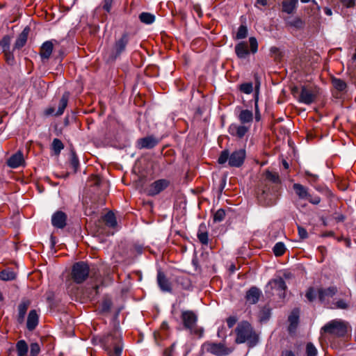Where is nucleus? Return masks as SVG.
<instances>
[{
	"label": "nucleus",
	"mask_w": 356,
	"mask_h": 356,
	"mask_svg": "<svg viewBox=\"0 0 356 356\" xmlns=\"http://www.w3.org/2000/svg\"><path fill=\"white\" fill-rule=\"evenodd\" d=\"M235 333L236 335L235 342L236 343H247L249 347H254L258 343V335L251 324L246 321H243L237 325Z\"/></svg>",
	"instance_id": "1"
},
{
	"label": "nucleus",
	"mask_w": 356,
	"mask_h": 356,
	"mask_svg": "<svg viewBox=\"0 0 356 356\" xmlns=\"http://www.w3.org/2000/svg\"><path fill=\"white\" fill-rule=\"evenodd\" d=\"M245 156L246 152L243 149L236 150L231 154L227 149H225L221 152L218 162L222 165L228 161V165L230 167L238 168L243 163Z\"/></svg>",
	"instance_id": "2"
},
{
	"label": "nucleus",
	"mask_w": 356,
	"mask_h": 356,
	"mask_svg": "<svg viewBox=\"0 0 356 356\" xmlns=\"http://www.w3.org/2000/svg\"><path fill=\"white\" fill-rule=\"evenodd\" d=\"M347 323L341 319H334L327 322L321 329V334H328L333 337H341L347 333Z\"/></svg>",
	"instance_id": "3"
},
{
	"label": "nucleus",
	"mask_w": 356,
	"mask_h": 356,
	"mask_svg": "<svg viewBox=\"0 0 356 356\" xmlns=\"http://www.w3.org/2000/svg\"><path fill=\"white\" fill-rule=\"evenodd\" d=\"M129 42L127 33H123L120 38L116 39L111 49L106 52L107 60L114 61L119 58L125 51Z\"/></svg>",
	"instance_id": "4"
},
{
	"label": "nucleus",
	"mask_w": 356,
	"mask_h": 356,
	"mask_svg": "<svg viewBox=\"0 0 356 356\" xmlns=\"http://www.w3.org/2000/svg\"><path fill=\"white\" fill-rule=\"evenodd\" d=\"M287 289L284 280L279 277L270 280L266 286L265 292L271 296L277 295L280 298L285 297V291Z\"/></svg>",
	"instance_id": "5"
},
{
	"label": "nucleus",
	"mask_w": 356,
	"mask_h": 356,
	"mask_svg": "<svg viewBox=\"0 0 356 356\" xmlns=\"http://www.w3.org/2000/svg\"><path fill=\"white\" fill-rule=\"evenodd\" d=\"M184 327L186 330L190 331L191 334H198L202 332V329L197 327V316L191 310H186L181 312V316Z\"/></svg>",
	"instance_id": "6"
},
{
	"label": "nucleus",
	"mask_w": 356,
	"mask_h": 356,
	"mask_svg": "<svg viewBox=\"0 0 356 356\" xmlns=\"http://www.w3.org/2000/svg\"><path fill=\"white\" fill-rule=\"evenodd\" d=\"M90 268L83 261L75 263L72 269V278L76 284L83 283L88 277Z\"/></svg>",
	"instance_id": "7"
},
{
	"label": "nucleus",
	"mask_w": 356,
	"mask_h": 356,
	"mask_svg": "<svg viewBox=\"0 0 356 356\" xmlns=\"http://www.w3.org/2000/svg\"><path fill=\"white\" fill-rule=\"evenodd\" d=\"M202 348L212 355L216 356H227L232 353L234 348L231 347H227L222 343H213L207 341L204 343Z\"/></svg>",
	"instance_id": "8"
},
{
	"label": "nucleus",
	"mask_w": 356,
	"mask_h": 356,
	"mask_svg": "<svg viewBox=\"0 0 356 356\" xmlns=\"http://www.w3.org/2000/svg\"><path fill=\"white\" fill-rule=\"evenodd\" d=\"M170 185V181L166 179H160L152 182L147 188V194L149 196H155Z\"/></svg>",
	"instance_id": "9"
},
{
	"label": "nucleus",
	"mask_w": 356,
	"mask_h": 356,
	"mask_svg": "<svg viewBox=\"0 0 356 356\" xmlns=\"http://www.w3.org/2000/svg\"><path fill=\"white\" fill-rule=\"evenodd\" d=\"M277 195L275 191H270V188H265L258 196L259 201L266 206H273L275 204Z\"/></svg>",
	"instance_id": "10"
},
{
	"label": "nucleus",
	"mask_w": 356,
	"mask_h": 356,
	"mask_svg": "<svg viewBox=\"0 0 356 356\" xmlns=\"http://www.w3.org/2000/svg\"><path fill=\"white\" fill-rule=\"evenodd\" d=\"M316 96V91L314 89L302 86L298 100L300 103L309 105L315 101Z\"/></svg>",
	"instance_id": "11"
},
{
	"label": "nucleus",
	"mask_w": 356,
	"mask_h": 356,
	"mask_svg": "<svg viewBox=\"0 0 356 356\" xmlns=\"http://www.w3.org/2000/svg\"><path fill=\"white\" fill-rule=\"evenodd\" d=\"M120 341L121 336L117 331H113L111 333H108L102 338V343L106 350L112 348L114 345L120 343Z\"/></svg>",
	"instance_id": "12"
},
{
	"label": "nucleus",
	"mask_w": 356,
	"mask_h": 356,
	"mask_svg": "<svg viewBox=\"0 0 356 356\" xmlns=\"http://www.w3.org/2000/svg\"><path fill=\"white\" fill-rule=\"evenodd\" d=\"M250 125L232 124L229 127V133L238 138H242L248 133Z\"/></svg>",
	"instance_id": "13"
},
{
	"label": "nucleus",
	"mask_w": 356,
	"mask_h": 356,
	"mask_svg": "<svg viewBox=\"0 0 356 356\" xmlns=\"http://www.w3.org/2000/svg\"><path fill=\"white\" fill-rule=\"evenodd\" d=\"M51 224L57 229H63L67 224V215L60 211L55 212L51 216Z\"/></svg>",
	"instance_id": "14"
},
{
	"label": "nucleus",
	"mask_w": 356,
	"mask_h": 356,
	"mask_svg": "<svg viewBox=\"0 0 356 356\" xmlns=\"http://www.w3.org/2000/svg\"><path fill=\"white\" fill-rule=\"evenodd\" d=\"M157 283L162 291L171 292L172 287L171 284L165 275L161 270L157 272Z\"/></svg>",
	"instance_id": "15"
},
{
	"label": "nucleus",
	"mask_w": 356,
	"mask_h": 356,
	"mask_svg": "<svg viewBox=\"0 0 356 356\" xmlns=\"http://www.w3.org/2000/svg\"><path fill=\"white\" fill-rule=\"evenodd\" d=\"M337 292L336 286H330L327 289H320L318 291V299L321 302H325L330 298L334 296Z\"/></svg>",
	"instance_id": "16"
},
{
	"label": "nucleus",
	"mask_w": 356,
	"mask_h": 356,
	"mask_svg": "<svg viewBox=\"0 0 356 356\" xmlns=\"http://www.w3.org/2000/svg\"><path fill=\"white\" fill-rule=\"evenodd\" d=\"M261 295V290L255 286H252L246 292V301L249 304H256L259 301Z\"/></svg>",
	"instance_id": "17"
},
{
	"label": "nucleus",
	"mask_w": 356,
	"mask_h": 356,
	"mask_svg": "<svg viewBox=\"0 0 356 356\" xmlns=\"http://www.w3.org/2000/svg\"><path fill=\"white\" fill-rule=\"evenodd\" d=\"M31 302L28 299H23L21 302L19 304L17 310V322L19 323H22L24 321L25 316L27 312L29 307L30 306Z\"/></svg>",
	"instance_id": "18"
},
{
	"label": "nucleus",
	"mask_w": 356,
	"mask_h": 356,
	"mask_svg": "<svg viewBox=\"0 0 356 356\" xmlns=\"http://www.w3.org/2000/svg\"><path fill=\"white\" fill-rule=\"evenodd\" d=\"M159 141L153 136H147L140 138L137 142L139 149H152L158 144Z\"/></svg>",
	"instance_id": "19"
},
{
	"label": "nucleus",
	"mask_w": 356,
	"mask_h": 356,
	"mask_svg": "<svg viewBox=\"0 0 356 356\" xmlns=\"http://www.w3.org/2000/svg\"><path fill=\"white\" fill-rule=\"evenodd\" d=\"M234 50L237 57L240 59H245L250 54L248 44L245 42L238 43L235 46Z\"/></svg>",
	"instance_id": "20"
},
{
	"label": "nucleus",
	"mask_w": 356,
	"mask_h": 356,
	"mask_svg": "<svg viewBox=\"0 0 356 356\" xmlns=\"http://www.w3.org/2000/svg\"><path fill=\"white\" fill-rule=\"evenodd\" d=\"M39 322V317L38 314L35 309H32L29 312L28 318H27V322H26V327L27 329L30 331L33 330L37 325H38Z\"/></svg>",
	"instance_id": "21"
},
{
	"label": "nucleus",
	"mask_w": 356,
	"mask_h": 356,
	"mask_svg": "<svg viewBox=\"0 0 356 356\" xmlns=\"http://www.w3.org/2000/svg\"><path fill=\"white\" fill-rule=\"evenodd\" d=\"M24 156L21 152H18L11 156L8 160V165L12 168H17L24 163Z\"/></svg>",
	"instance_id": "22"
},
{
	"label": "nucleus",
	"mask_w": 356,
	"mask_h": 356,
	"mask_svg": "<svg viewBox=\"0 0 356 356\" xmlns=\"http://www.w3.org/2000/svg\"><path fill=\"white\" fill-rule=\"evenodd\" d=\"M29 31H30L29 27L26 26L24 29V30L19 35L18 38H17V40L15 41V43L14 45V49H19L25 45V44L27 41L28 35L29 33Z\"/></svg>",
	"instance_id": "23"
},
{
	"label": "nucleus",
	"mask_w": 356,
	"mask_h": 356,
	"mask_svg": "<svg viewBox=\"0 0 356 356\" xmlns=\"http://www.w3.org/2000/svg\"><path fill=\"white\" fill-rule=\"evenodd\" d=\"M54 45L51 41H46L40 48V55L42 59H49L51 55Z\"/></svg>",
	"instance_id": "24"
},
{
	"label": "nucleus",
	"mask_w": 356,
	"mask_h": 356,
	"mask_svg": "<svg viewBox=\"0 0 356 356\" xmlns=\"http://www.w3.org/2000/svg\"><path fill=\"white\" fill-rule=\"evenodd\" d=\"M298 0H284L282 3V12L292 14L296 10Z\"/></svg>",
	"instance_id": "25"
},
{
	"label": "nucleus",
	"mask_w": 356,
	"mask_h": 356,
	"mask_svg": "<svg viewBox=\"0 0 356 356\" xmlns=\"http://www.w3.org/2000/svg\"><path fill=\"white\" fill-rule=\"evenodd\" d=\"M238 120L243 124L250 125L253 120V113L248 109L242 110L238 116Z\"/></svg>",
	"instance_id": "26"
},
{
	"label": "nucleus",
	"mask_w": 356,
	"mask_h": 356,
	"mask_svg": "<svg viewBox=\"0 0 356 356\" xmlns=\"http://www.w3.org/2000/svg\"><path fill=\"white\" fill-rule=\"evenodd\" d=\"M293 188L300 199L307 200L309 197L308 188L300 184H294Z\"/></svg>",
	"instance_id": "27"
},
{
	"label": "nucleus",
	"mask_w": 356,
	"mask_h": 356,
	"mask_svg": "<svg viewBox=\"0 0 356 356\" xmlns=\"http://www.w3.org/2000/svg\"><path fill=\"white\" fill-rule=\"evenodd\" d=\"M68 98H69L68 93L65 92L63 95L61 99H60L58 110L55 114L56 115L59 116V115H63L65 108L67 106Z\"/></svg>",
	"instance_id": "28"
},
{
	"label": "nucleus",
	"mask_w": 356,
	"mask_h": 356,
	"mask_svg": "<svg viewBox=\"0 0 356 356\" xmlns=\"http://www.w3.org/2000/svg\"><path fill=\"white\" fill-rule=\"evenodd\" d=\"M206 226L204 224H201L199 227V230L197 233V238L199 241L203 245H207L209 241L208 233L205 230Z\"/></svg>",
	"instance_id": "29"
},
{
	"label": "nucleus",
	"mask_w": 356,
	"mask_h": 356,
	"mask_svg": "<svg viewBox=\"0 0 356 356\" xmlns=\"http://www.w3.org/2000/svg\"><path fill=\"white\" fill-rule=\"evenodd\" d=\"M16 350L17 356H26L29 348L26 342L24 340H19L16 343Z\"/></svg>",
	"instance_id": "30"
},
{
	"label": "nucleus",
	"mask_w": 356,
	"mask_h": 356,
	"mask_svg": "<svg viewBox=\"0 0 356 356\" xmlns=\"http://www.w3.org/2000/svg\"><path fill=\"white\" fill-rule=\"evenodd\" d=\"M299 313V309L296 308L291 312L290 316H289V321L290 322V331L291 330L292 328H296L298 323Z\"/></svg>",
	"instance_id": "31"
},
{
	"label": "nucleus",
	"mask_w": 356,
	"mask_h": 356,
	"mask_svg": "<svg viewBox=\"0 0 356 356\" xmlns=\"http://www.w3.org/2000/svg\"><path fill=\"white\" fill-rule=\"evenodd\" d=\"M332 83L334 88L340 92L344 91L347 87L346 83L343 80L338 78H333L332 79Z\"/></svg>",
	"instance_id": "32"
},
{
	"label": "nucleus",
	"mask_w": 356,
	"mask_h": 356,
	"mask_svg": "<svg viewBox=\"0 0 356 356\" xmlns=\"http://www.w3.org/2000/svg\"><path fill=\"white\" fill-rule=\"evenodd\" d=\"M16 277V274L10 270H4L0 273V280L3 281L13 280Z\"/></svg>",
	"instance_id": "33"
},
{
	"label": "nucleus",
	"mask_w": 356,
	"mask_h": 356,
	"mask_svg": "<svg viewBox=\"0 0 356 356\" xmlns=\"http://www.w3.org/2000/svg\"><path fill=\"white\" fill-rule=\"evenodd\" d=\"M140 20L146 24H151L155 20V16L149 13H142L139 15Z\"/></svg>",
	"instance_id": "34"
},
{
	"label": "nucleus",
	"mask_w": 356,
	"mask_h": 356,
	"mask_svg": "<svg viewBox=\"0 0 356 356\" xmlns=\"http://www.w3.org/2000/svg\"><path fill=\"white\" fill-rule=\"evenodd\" d=\"M106 225L111 227H115L117 225V221L114 213L111 211L108 212L104 217Z\"/></svg>",
	"instance_id": "35"
},
{
	"label": "nucleus",
	"mask_w": 356,
	"mask_h": 356,
	"mask_svg": "<svg viewBox=\"0 0 356 356\" xmlns=\"http://www.w3.org/2000/svg\"><path fill=\"white\" fill-rule=\"evenodd\" d=\"M273 251L276 257H280L283 255L286 251V247L284 243L282 242H278L275 243L273 248Z\"/></svg>",
	"instance_id": "36"
},
{
	"label": "nucleus",
	"mask_w": 356,
	"mask_h": 356,
	"mask_svg": "<svg viewBox=\"0 0 356 356\" xmlns=\"http://www.w3.org/2000/svg\"><path fill=\"white\" fill-rule=\"evenodd\" d=\"M51 147L54 154L58 156L64 148V145L60 140L54 138L52 142Z\"/></svg>",
	"instance_id": "37"
},
{
	"label": "nucleus",
	"mask_w": 356,
	"mask_h": 356,
	"mask_svg": "<svg viewBox=\"0 0 356 356\" xmlns=\"http://www.w3.org/2000/svg\"><path fill=\"white\" fill-rule=\"evenodd\" d=\"M70 156H71L70 165H71L74 172H76L78 170L79 165V159L76 154V152L74 150L71 151Z\"/></svg>",
	"instance_id": "38"
},
{
	"label": "nucleus",
	"mask_w": 356,
	"mask_h": 356,
	"mask_svg": "<svg viewBox=\"0 0 356 356\" xmlns=\"http://www.w3.org/2000/svg\"><path fill=\"white\" fill-rule=\"evenodd\" d=\"M122 347L120 346V343H118L116 345H114L112 348L106 350L109 356H120L122 353Z\"/></svg>",
	"instance_id": "39"
},
{
	"label": "nucleus",
	"mask_w": 356,
	"mask_h": 356,
	"mask_svg": "<svg viewBox=\"0 0 356 356\" xmlns=\"http://www.w3.org/2000/svg\"><path fill=\"white\" fill-rule=\"evenodd\" d=\"M122 347L120 346V343H118L116 345H114L112 348L106 350L109 356H120L122 353Z\"/></svg>",
	"instance_id": "40"
},
{
	"label": "nucleus",
	"mask_w": 356,
	"mask_h": 356,
	"mask_svg": "<svg viewBox=\"0 0 356 356\" xmlns=\"http://www.w3.org/2000/svg\"><path fill=\"white\" fill-rule=\"evenodd\" d=\"M248 35V29L245 25H241L238 27V31L236 35V39L241 40L244 39Z\"/></svg>",
	"instance_id": "41"
},
{
	"label": "nucleus",
	"mask_w": 356,
	"mask_h": 356,
	"mask_svg": "<svg viewBox=\"0 0 356 356\" xmlns=\"http://www.w3.org/2000/svg\"><path fill=\"white\" fill-rule=\"evenodd\" d=\"M10 38L9 36H4L0 41V46L1 47L3 52L10 51Z\"/></svg>",
	"instance_id": "42"
},
{
	"label": "nucleus",
	"mask_w": 356,
	"mask_h": 356,
	"mask_svg": "<svg viewBox=\"0 0 356 356\" xmlns=\"http://www.w3.org/2000/svg\"><path fill=\"white\" fill-rule=\"evenodd\" d=\"M225 216V211L222 209H220L216 211L213 215V221L219 222L224 220Z\"/></svg>",
	"instance_id": "43"
},
{
	"label": "nucleus",
	"mask_w": 356,
	"mask_h": 356,
	"mask_svg": "<svg viewBox=\"0 0 356 356\" xmlns=\"http://www.w3.org/2000/svg\"><path fill=\"white\" fill-rule=\"evenodd\" d=\"M266 177L268 180H269L273 183H280V177L277 173L267 171L266 172Z\"/></svg>",
	"instance_id": "44"
},
{
	"label": "nucleus",
	"mask_w": 356,
	"mask_h": 356,
	"mask_svg": "<svg viewBox=\"0 0 356 356\" xmlns=\"http://www.w3.org/2000/svg\"><path fill=\"white\" fill-rule=\"evenodd\" d=\"M240 90L245 94H250L253 90L252 83H244L240 86Z\"/></svg>",
	"instance_id": "45"
},
{
	"label": "nucleus",
	"mask_w": 356,
	"mask_h": 356,
	"mask_svg": "<svg viewBox=\"0 0 356 356\" xmlns=\"http://www.w3.org/2000/svg\"><path fill=\"white\" fill-rule=\"evenodd\" d=\"M307 356H316L317 349L312 343H308L306 346Z\"/></svg>",
	"instance_id": "46"
},
{
	"label": "nucleus",
	"mask_w": 356,
	"mask_h": 356,
	"mask_svg": "<svg viewBox=\"0 0 356 356\" xmlns=\"http://www.w3.org/2000/svg\"><path fill=\"white\" fill-rule=\"evenodd\" d=\"M270 316V312L268 309H264L260 312L259 320L261 322L267 321Z\"/></svg>",
	"instance_id": "47"
},
{
	"label": "nucleus",
	"mask_w": 356,
	"mask_h": 356,
	"mask_svg": "<svg viewBox=\"0 0 356 356\" xmlns=\"http://www.w3.org/2000/svg\"><path fill=\"white\" fill-rule=\"evenodd\" d=\"M250 51L252 54H255L258 50V42L254 37H250L249 38Z\"/></svg>",
	"instance_id": "48"
},
{
	"label": "nucleus",
	"mask_w": 356,
	"mask_h": 356,
	"mask_svg": "<svg viewBox=\"0 0 356 356\" xmlns=\"http://www.w3.org/2000/svg\"><path fill=\"white\" fill-rule=\"evenodd\" d=\"M40 351V345L38 343H32L30 346L31 356H37Z\"/></svg>",
	"instance_id": "49"
},
{
	"label": "nucleus",
	"mask_w": 356,
	"mask_h": 356,
	"mask_svg": "<svg viewBox=\"0 0 356 356\" xmlns=\"http://www.w3.org/2000/svg\"><path fill=\"white\" fill-rule=\"evenodd\" d=\"M6 62L9 65H13L15 63V57L12 51H8L3 52Z\"/></svg>",
	"instance_id": "50"
},
{
	"label": "nucleus",
	"mask_w": 356,
	"mask_h": 356,
	"mask_svg": "<svg viewBox=\"0 0 356 356\" xmlns=\"http://www.w3.org/2000/svg\"><path fill=\"white\" fill-rule=\"evenodd\" d=\"M305 296L309 301H310V302L313 301L316 297V293L315 290L314 289V288H312V287L309 288L306 293Z\"/></svg>",
	"instance_id": "51"
},
{
	"label": "nucleus",
	"mask_w": 356,
	"mask_h": 356,
	"mask_svg": "<svg viewBox=\"0 0 356 356\" xmlns=\"http://www.w3.org/2000/svg\"><path fill=\"white\" fill-rule=\"evenodd\" d=\"M257 95H258V92L256 91V97H255V120L259 122L260 120H261V115H260V113H259V108H258V97H257Z\"/></svg>",
	"instance_id": "52"
},
{
	"label": "nucleus",
	"mask_w": 356,
	"mask_h": 356,
	"mask_svg": "<svg viewBox=\"0 0 356 356\" xmlns=\"http://www.w3.org/2000/svg\"><path fill=\"white\" fill-rule=\"evenodd\" d=\"M298 232L301 239H305L308 237L307 232L304 227L298 226Z\"/></svg>",
	"instance_id": "53"
},
{
	"label": "nucleus",
	"mask_w": 356,
	"mask_h": 356,
	"mask_svg": "<svg viewBox=\"0 0 356 356\" xmlns=\"http://www.w3.org/2000/svg\"><path fill=\"white\" fill-rule=\"evenodd\" d=\"M307 200L313 204H318L321 202V197L319 196H312L309 194V197Z\"/></svg>",
	"instance_id": "54"
},
{
	"label": "nucleus",
	"mask_w": 356,
	"mask_h": 356,
	"mask_svg": "<svg viewBox=\"0 0 356 356\" xmlns=\"http://www.w3.org/2000/svg\"><path fill=\"white\" fill-rule=\"evenodd\" d=\"M238 319L236 316H232L227 318V324L229 328H232L237 322Z\"/></svg>",
	"instance_id": "55"
},
{
	"label": "nucleus",
	"mask_w": 356,
	"mask_h": 356,
	"mask_svg": "<svg viewBox=\"0 0 356 356\" xmlns=\"http://www.w3.org/2000/svg\"><path fill=\"white\" fill-rule=\"evenodd\" d=\"M111 303L109 300H105L102 304V312H108L111 309Z\"/></svg>",
	"instance_id": "56"
},
{
	"label": "nucleus",
	"mask_w": 356,
	"mask_h": 356,
	"mask_svg": "<svg viewBox=\"0 0 356 356\" xmlns=\"http://www.w3.org/2000/svg\"><path fill=\"white\" fill-rule=\"evenodd\" d=\"M113 0H104L103 8L108 13L111 11Z\"/></svg>",
	"instance_id": "57"
},
{
	"label": "nucleus",
	"mask_w": 356,
	"mask_h": 356,
	"mask_svg": "<svg viewBox=\"0 0 356 356\" xmlns=\"http://www.w3.org/2000/svg\"><path fill=\"white\" fill-rule=\"evenodd\" d=\"M341 2L346 8H353L355 6V0H341Z\"/></svg>",
	"instance_id": "58"
},
{
	"label": "nucleus",
	"mask_w": 356,
	"mask_h": 356,
	"mask_svg": "<svg viewBox=\"0 0 356 356\" xmlns=\"http://www.w3.org/2000/svg\"><path fill=\"white\" fill-rule=\"evenodd\" d=\"M335 305L338 309H346L348 307V304L343 300L337 301Z\"/></svg>",
	"instance_id": "59"
},
{
	"label": "nucleus",
	"mask_w": 356,
	"mask_h": 356,
	"mask_svg": "<svg viewBox=\"0 0 356 356\" xmlns=\"http://www.w3.org/2000/svg\"><path fill=\"white\" fill-rule=\"evenodd\" d=\"M302 21L298 18L294 19L293 22H291L290 23V24L291 26L298 27V28L302 26Z\"/></svg>",
	"instance_id": "60"
},
{
	"label": "nucleus",
	"mask_w": 356,
	"mask_h": 356,
	"mask_svg": "<svg viewBox=\"0 0 356 356\" xmlns=\"http://www.w3.org/2000/svg\"><path fill=\"white\" fill-rule=\"evenodd\" d=\"M305 174L307 176H308V177H312V180L313 181H317V179H318V175H314V174L311 173L309 171H307V170H306V171L305 172Z\"/></svg>",
	"instance_id": "61"
},
{
	"label": "nucleus",
	"mask_w": 356,
	"mask_h": 356,
	"mask_svg": "<svg viewBox=\"0 0 356 356\" xmlns=\"http://www.w3.org/2000/svg\"><path fill=\"white\" fill-rule=\"evenodd\" d=\"M282 356H296L291 350H284L282 353Z\"/></svg>",
	"instance_id": "62"
},
{
	"label": "nucleus",
	"mask_w": 356,
	"mask_h": 356,
	"mask_svg": "<svg viewBox=\"0 0 356 356\" xmlns=\"http://www.w3.org/2000/svg\"><path fill=\"white\" fill-rule=\"evenodd\" d=\"M194 10L196 12V13L197 14L198 17H200L202 15V11H201V9H200V6H194Z\"/></svg>",
	"instance_id": "63"
},
{
	"label": "nucleus",
	"mask_w": 356,
	"mask_h": 356,
	"mask_svg": "<svg viewBox=\"0 0 356 356\" xmlns=\"http://www.w3.org/2000/svg\"><path fill=\"white\" fill-rule=\"evenodd\" d=\"M324 13L325 15L330 16L332 14V10L329 8H325Z\"/></svg>",
	"instance_id": "64"
}]
</instances>
